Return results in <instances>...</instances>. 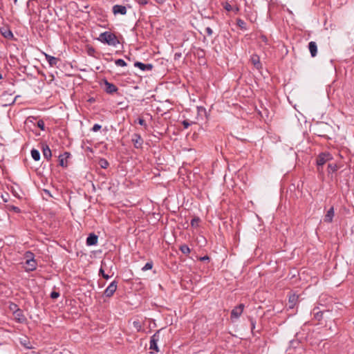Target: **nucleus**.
I'll return each mask as SVG.
<instances>
[{"label": "nucleus", "instance_id": "nucleus-42", "mask_svg": "<svg viewBox=\"0 0 354 354\" xmlns=\"http://www.w3.org/2000/svg\"><path fill=\"white\" fill-rule=\"evenodd\" d=\"M205 32L208 36H211L213 34V30L210 27H207L205 28Z\"/></svg>", "mask_w": 354, "mask_h": 354}, {"label": "nucleus", "instance_id": "nucleus-18", "mask_svg": "<svg viewBox=\"0 0 354 354\" xmlns=\"http://www.w3.org/2000/svg\"><path fill=\"white\" fill-rule=\"evenodd\" d=\"M14 315H15L16 319L20 323L24 322L26 320V318H25L24 315H23L22 310L21 309H19V308H17L14 312Z\"/></svg>", "mask_w": 354, "mask_h": 354}, {"label": "nucleus", "instance_id": "nucleus-11", "mask_svg": "<svg viewBox=\"0 0 354 354\" xmlns=\"http://www.w3.org/2000/svg\"><path fill=\"white\" fill-rule=\"evenodd\" d=\"M71 156L69 152H64L59 156V165L62 167H67V159Z\"/></svg>", "mask_w": 354, "mask_h": 354}, {"label": "nucleus", "instance_id": "nucleus-17", "mask_svg": "<svg viewBox=\"0 0 354 354\" xmlns=\"http://www.w3.org/2000/svg\"><path fill=\"white\" fill-rule=\"evenodd\" d=\"M334 216V208L331 207L327 212L326 214L324 216V222L326 223H331L333 221V218Z\"/></svg>", "mask_w": 354, "mask_h": 354}, {"label": "nucleus", "instance_id": "nucleus-24", "mask_svg": "<svg viewBox=\"0 0 354 354\" xmlns=\"http://www.w3.org/2000/svg\"><path fill=\"white\" fill-rule=\"evenodd\" d=\"M179 249L185 254H189L191 252L189 246L186 244L180 245Z\"/></svg>", "mask_w": 354, "mask_h": 354}, {"label": "nucleus", "instance_id": "nucleus-48", "mask_svg": "<svg viewBox=\"0 0 354 354\" xmlns=\"http://www.w3.org/2000/svg\"><path fill=\"white\" fill-rule=\"evenodd\" d=\"M232 10H234L236 13H237L239 10V8L238 7H236L234 9H233Z\"/></svg>", "mask_w": 354, "mask_h": 354}, {"label": "nucleus", "instance_id": "nucleus-13", "mask_svg": "<svg viewBox=\"0 0 354 354\" xmlns=\"http://www.w3.org/2000/svg\"><path fill=\"white\" fill-rule=\"evenodd\" d=\"M98 236L94 233H91L86 239V245L88 246L95 245L97 243Z\"/></svg>", "mask_w": 354, "mask_h": 354}, {"label": "nucleus", "instance_id": "nucleus-43", "mask_svg": "<svg viewBox=\"0 0 354 354\" xmlns=\"http://www.w3.org/2000/svg\"><path fill=\"white\" fill-rule=\"evenodd\" d=\"M250 323H251V329H252V330H253L255 328L256 322L254 320V319H252V318H250Z\"/></svg>", "mask_w": 354, "mask_h": 354}, {"label": "nucleus", "instance_id": "nucleus-31", "mask_svg": "<svg viewBox=\"0 0 354 354\" xmlns=\"http://www.w3.org/2000/svg\"><path fill=\"white\" fill-rule=\"evenodd\" d=\"M115 65L118 66H126L127 63L122 59H118L115 61Z\"/></svg>", "mask_w": 354, "mask_h": 354}, {"label": "nucleus", "instance_id": "nucleus-51", "mask_svg": "<svg viewBox=\"0 0 354 354\" xmlns=\"http://www.w3.org/2000/svg\"><path fill=\"white\" fill-rule=\"evenodd\" d=\"M3 78L2 75L0 73V80Z\"/></svg>", "mask_w": 354, "mask_h": 354}, {"label": "nucleus", "instance_id": "nucleus-20", "mask_svg": "<svg viewBox=\"0 0 354 354\" xmlns=\"http://www.w3.org/2000/svg\"><path fill=\"white\" fill-rule=\"evenodd\" d=\"M297 299H298V296H297L295 295H292L289 297L288 302H289V307L290 308H292L295 306Z\"/></svg>", "mask_w": 354, "mask_h": 354}, {"label": "nucleus", "instance_id": "nucleus-5", "mask_svg": "<svg viewBox=\"0 0 354 354\" xmlns=\"http://www.w3.org/2000/svg\"><path fill=\"white\" fill-rule=\"evenodd\" d=\"M131 142L136 149H142L144 140L138 133H133L131 136Z\"/></svg>", "mask_w": 354, "mask_h": 354}, {"label": "nucleus", "instance_id": "nucleus-7", "mask_svg": "<svg viewBox=\"0 0 354 354\" xmlns=\"http://www.w3.org/2000/svg\"><path fill=\"white\" fill-rule=\"evenodd\" d=\"M104 90L108 94H113L118 90V87L115 84L108 82L106 80H104Z\"/></svg>", "mask_w": 354, "mask_h": 354}, {"label": "nucleus", "instance_id": "nucleus-10", "mask_svg": "<svg viewBox=\"0 0 354 354\" xmlns=\"http://www.w3.org/2000/svg\"><path fill=\"white\" fill-rule=\"evenodd\" d=\"M250 62L257 70L262 68V64L260 61V57L258 55L253 54L250 57Z\"/></svg>", "mask_w": 354, "mask_h": 354}, {"label": "nucleus", "instance_id": "nucleus-41", "mask_svg": "<svg viewBox=\"0 0 354 354\" xmlns=\"http://www.w3.org/2000/svg\"><path fill=\"white\" fill-rule=\"evenodd\" d=\"M6 103H5L3 104V106H8V105H11V104H13L15 102V98L11 100H6Z\"/></svg>", "mask_w": 354, "mask_h": 354}, {"label": "nucleus", "instance_id": "nucleus-50", "mask_svg": "<svg viewBox=\"0 0 354 354\" xmlns=\"http://www.w3.org/2000/svg\"><path fill=\"white\" fill-rule=\"evenodd\" d=\"M44 192L46 193V194L50 195L49 191L44 189Z\"/></svg>", "mask_w": 354, "mask_h": 354}, {"label": "nucleus", "instance_id": "nucleus-52", "mask_svg": "<svg viewBox=\"0 0 354 354\" xmlns=\"http://www.w3.org/2000/svg\"><path fill=\"white\" fill-rule=\"evenodd\" d=\"M17 0H15V1H15V3H16V2H17Z\"/></svg>", "mask_w": 354, "mask_h": 354}, {"label": "nucleus", "instance_id": "nucleus-45", "mask_svg": "<svg viewBox=\"0 0 354 354\" xmlns=\"http://www.w3.org/2000/svg\"><path fill=\"white\" fill-rule=\"evenodd\" d=\"M158 4H163L166 0H154Z\"/></svg>", "mask_w": 354, "mask_h": 354}, {"label": "nucleus", "instance_id": "nucleus-26", "mask_svg": "<svg viewBox=\"0 0 354 354\" xmlns=\"http://www.w3.org/2000/svg\"><path fill=\"white\" fill-rule=\"evenodd\" d=\"M338 169V167L336 164H331V163H329L328 165V172L330 173V172H335Z\"/></svg>", "mask_w": 354, "mask_h": 354}, {"label": "nucleus", "instance_id": "nucleus-44", "mask_svg": "<svg viewBox=\"0 0 354 354\" xmlns=\"http://www.w3.org/2000/svg\"><path fill=\"white\" fill-rule=\"evenodd\" d=\"M199 260L201 261H209V257L207 256V255H205L204 257H201L199 258Z\"/></svg>", "mask_w": 354, "mask_h": 354}, {"label": "nucleus", "instance_id": "nucleus-4", "mask_svg": "<svg viewBox=\"0 0 354 354\" xmlns=\"http://www.w3.org/2000/svg\"><path fill=\"white\" fill-rule=\"evenodd\" d=\"M160 331H161V329L160 330H158L151 337V339H150V342H149V348L151 350H153L155 351L156 352H159V348H158V342L159 341L160 339Z\"/></svg>", "mask_w": 354, "mask_h": 354}, {"label": "nucleus", "instance_id": "nucleus-19", "mask_svg": "<svg viewBox=\"0 0 354 354\" xmlns=\"http://www.w3.org/2000/svg\"><path fill=\"white\" fill-rule=\"evenodd\" d=\"M106 262L104 261H102L101 263V268H100V270H99V274L101 275L104 279H109L111 277V276L105 274L104 270V268L106 267Z\"/></svg>", "mask_w": 354, "mask_h": 354}, {"label": "nucleus", "instance_id": "nucleus-2", "mask_svg": "<svg viewBox=\"0 0 354 354\" xmlns=\"http://www.w3.org/2000/svg\"><path fill=\"white\" fill-rule=\"evenodd\" d=\"M26 261L24 268L26 272L34 271L37 269V263L34 258V254L31 252L26 253Z\"/></svg>", "mask_w": 354, "mask_h": 354}, {"label": "nucleus", "instance_id": "nucleus-36", "mask_svg": "<svg viewBox=\"0 0 354 354\" xmlns=\"http://www.w3.org/2000/svg\"><path fill=\"white\" fill-rule=\"evenodd\" d=\"M138 124H140V125H142V126L145 127V129H147V124H146L145 120L143 118H139L138 119Z\"/></svg>", "mask_w": 354, "mask_h": 354}, {"label": "nucleus", "instance_id": "nucleus-25", "mask_svg": "<svg viewBox=\"0 0 354 354\" xmlns=\"http://www.w3.org/2000/svg\"><path fill=\"white\" fill-rule=\"evenodd\" d=\"M99 165L103 169H106L108 167V166L109 165V162L104 158H101L100 160Z\"/></svg>", "mask_w": 354, "mask_h": 354}, {"label": "nucleus", "instance_id": "nucleus-27", "mask_svg": "<svg viewBox=\"0 0 354 354\" xmlns=\"http://www.w3.org/2000/svg\"><path fill=\"white\" fill-rule=\"evenodd\" d=\"M153 261H148L145 266L144 267H142V271H147L148 270H151L152 268H153Z\"/></svg>", "mask_w": 354, "mask_h": 354}, {"label": "nucleus", "instance_id": "nucleus-35", "mask_svg": "<svg viewBox=\"0 0 354 354\" xmlns=\"http://www.w3.org/2000/svg\"><path fill=\"white\" fill-rule=\"evenodd\" d=\"M323 313L322 311H317L316 313H314V317L316 319L320 320L322 318Z\"/></svg>", "mask_w": 354, "mask_h": 354}, {"label": "nucleus", "instance_id": "nucleus-30", "mask_svg": "<svg viewBox=\"0 0 354 354\" xmlns=\"http://www.w3.org/2000/svg\"><path fill=\"white\" fill-rule=\"evenodd\" d=\"M95 50L93 47L92 46H88L87 48V54L89 55V56H91V57H95Z\"/></svg>", "mask_w": 354, "mask_h": 354}, {"label": "nucleus", "instance_id": "nucleus-39", "mask_svg": "<svg viewBox=\"0 0 354 354\" xmlns=\"http://www.w3.org/2000/svg\"><path fill=\"white\" fill-rule=\"evenodd\" d=\"M259 38H260L261 41H263V43H265L266 44H268V38H267V37L266 35H261Z\"/></svg>", "mask_w": 354, "mask_h": 354}, {"label": "nucleus", "instance_id": "nucleus-15", "mask_svg": "<svg viewBox=\"0 0 354 354\" xmlns=\"http://www.w3.org/2000/svg\"><path fill=\"white\" fill-rule=\"evenodd\" d=\"M308 49L313 57H315L317 53V46L315 41H310L308 44Z\"/></svg>", "mask_w": 354, "mask_h": 354}, {"label": "nucleus", "instance_id": "nucleus-49", "mask_svg": "<svg viewBox=\"0 0 354 354\" xmlns=\"http://www.w3.org/2000/svg\"><path fill=\"white\" fill-rule=\"evenodd\" d=\"M6 96H8V94L4 93H3V95H2V98H3V97H6Z\"/></svg>", "mask_w": 354, "mask_h": 354}, {"label": "nucleus", "instance_id": "nucleus-37", "mask_svg": "<svg viewBox=\"0 0 354 354\" xmlns=\"http://www.w3.org/2000/svg\"><path fill=\"white\" fill-rule=\"evenodd\" d=\"M102 128V126L99 124H95L93 127H92V131L94 132H96L99 131Z\"/></svg>", "mask_w": 354, "mask_h": 354}, {"label": "nucleus", "instance_id": "nucleus-14", "mask_svg": "<svg viewBox=\"0 0 354 354\" xmlns=\"http://www.w3.org/2000/svg\"><path fill=\"white\" fill-rule=\"evenodd\" d=\"M42 152L44 157L48 160H50L52 157V152L50 149L47 145H42Z\"/></svg>", "mask_w": 354, "mask_h": 354}, {"label": "nucleus", "instance_id": "nucleus-8", "mask_svg": "<svg viewBox=\"0 0 354 354\" xmlns=\"http://www.w3.org/2000/svg\"><path fill=\"white\" fill-rule=\"evenodd\" d=\"M244 304H241L239 306H236L234 308L232 309L231 312V319H237L239 318L241 315L242 314L243 309H244Z\"/></svg>", "mask_w": 354, "mask_h": 354}, {"label": "nucleus", "instance_id": "nucleus-12", "mask_svg": "<svg viewBox=\"0 0 354 354\" xmlns=\"http://www.w3.org/2000/svg\"><path fill=\"white\" fill-rule=\"evenodd\" d=\"M134 66L140 68V70L145 71H151L153 68V65L151 64H144L140 62H136L134 63Z\"/></svg>", "mask_w": 354, "mask_h": 354}, {"label": "nucleus", "instance_id": "nucleus-33", "mask_svg": "<svg viewBox=\"0 0 354 354\" xmlns=\"http://www.w3.org/2000/svg\"><path fill=\"white\" fill-rule=\"evenodd\" d=\"M37 126L42 131L45 130V124L43 120H39L37 122Z\"/></svg>", "mask_w": 354, "mask_h": 354}, {"label": "nucleus", "instance_id": "nucleus-23", "mask_svg": "<svg viewBox=\"0 0 354 354\" xmlns=\"http://www.w3.org/2000/svg\"><path fill=\"white\" fill-rule=\"evenodd\" d=\"M236 25L241 29V30H247V26L245 22L240 19L238 18L236 19Z\"/></svg>", "mask_w": 354, "mask_h": 354}, {"label": "nucleus", "instance_id": "nucleus-46", "mask_svg": "<svg viewBox=\"0 0 354 354\" xmlns=\"http://www.w3.org/2000/svg\"><path fill=\"white\" fill-rule=\"evenodd\" d=\"M180 57H181V53H176L175 55H174L175 59H178Z\"/></svg>", "mask_w": 354, "mask_h": 354}, {"label": "nucleus", "instance_id": "nucleus-3", "mask_svg": "<svg viewBox=\"0 0 354 354\" xmlns=\"http://www.w3.org/2000/svg\"><path fill=\"white\" fill-rule=\"evenodd\" d=\"M332 159L333 156L328 152H324L319 154L316 160L318 171H320V167Z\"/></svg>", "mask_w": 354, "mask_h": 354}, {"label": "nucleus", "instance_id": "nucleus-28", "mask_svg": "<svg viewBox=\"0 0 354 354\" xmlns=\"http://www.w3.org/2000/svg\"><path fill=\"white\" fill-rule=\"evenodd\" d=\"M7 208H8V209L9 211H13L15 213H20L21 212V209L18 207L15 206V205H8Z\"/></svg>", "mask_w": 354, "mask_h": 354}, {"label": "nucleus", "instance_id": "nucleus-34", "mask_svg": "<svg viewBox=\"0 0 354 354\" xmlns=\"http://www.w3.org/2000/svg\"><path fill=\"white\" fill-rule=\"evenodd\" d=\"M223 8L227 11H231L233 10L232 6L228 2L223 3Z\"/></svg>", "mask_w": 354, "mask_h": 354}, {"label": "nucleus", "instance_id": "nucleus-16", "mask_svg": "<svg viewBox=\"0 0 354 354\" xmlns=\"http://www.w3.org/2000/svg\"><path fill=\"white\" fill-rule=\"evenodd\" d=\"M44 55H45L46 59L48 61V62L50 66H56L57 62H59V59L57 57H55L51 56L46 53H44Z\"/></svg>", "mask_w": 354, "mask_h": 354}, {"label": "nucleus", "instance_id": "nucleus-40", "mask_svg": "<svg viewBox=\"0 0 354 354\" xmlns=\"http://www.w3.org/2000/svg\"><path fill=\"white\" fill-rule=\"evenodd\" d=\"M182 124L185 129H187L191 125V123L188 120H183Z\"/></svg>", "mask_w": 354, "mask_h": 354}, {"label": "nucleus", "instance_id": "nucleus-29", "mask_svg": "<svg viewBox=\"0 0 354 354\" xmlns=\"http://www.w3.org/2000/svg\"><path fill=\"white\" fill-rule=\"evenodd\" d=\"M201 219L198 217H194L191 220V225L192 227H197Z\"/></svg>", "mask_w": 354, "mask_h": 354}, {"label": "nucleus", "instance_id": "nucleus-22", "mask_svg": "<svg viewBox=\"0 0 354 354\" xmlns=\"http://www.w3.org/2000/svg\"><path fill=\"white\" fill-rule=\"evenodd\" d=\"M1 34L6 39L13 38V34L9 29H4L3 30H1Z\"/></svg>", "mask_w": 354, "mask_h": 354}, {"label": "nucleus", "instance_id": "nucleus-32", "mask_svg": "<svg viewBox=\"0 0 354 354\" xmlns=\"http://www.w3.org/2000/svg\"><path fill=\"white\" fill-rule=\"evenodd\" d=\"M133 327L137 330V331H140L142 329V325L139 321H134L133 322Z\"/></svg>", "mask_w": 354, "mask_h": 354}, {"label": "nucleus", "instance_id": "nucleus-21", "mask_svg": "<svg viewBox=\"0 0 354 354\" xmlns=\"http://www.w3.org/2000/svg\"><path fill=\"white\" fill-rule=\"evenodd\" d=\"M31 156L32 159L35 161H38L40 160V153L37 149H32L31 150Z\"/></svg>", "mask_w": 354, "mask_h": 354}, {"label": "nucleus", "instance_id": "nucleus-47", "mask_svg": "<svg viewBox=\"0 0 354 354\" xmlns=\"http://www.w3.org/2000/svg\"><path fill=\"white\" fill-rule=\"evenodd\" d=\"M147 3H148L147 0H140V4H141V5H146Z\"/></svg>", "mask_w": 354, "mask_h": 354}, {"label": "nucleus", "instance_id": "nucleus-9", "mask_svg": "<svg viewBox=\"0 0 354 354\" xmlns=\"http://www.w3.org/2000/svg\"><path fill=\"white\" fill-rule=\"evenodd\" d=\"M113 12L115 15H124L127 14V9L126 6L122 5H114L112 8Z\"/></svg>", "mask_w": 354, "mask_h": 354}, {"label": "nucleus", "instance_id": "nucleus-6", "mask_svg": "<svg viewBox=\"0 0 354 354\" xmlns=\"http://www.w3.org/2000/svg\"><path fill=\"white\" fill-rule=\"evenodd\" d=\"M118 287V282L116 281H112L109 286L105 289L104 292V296L106 297H111L113 295L116 291Z\"/></svg>", "mask_w": 354, "mask_h": 354}, {"label": "nucleus", "instance_id": "nucleus-1", "mask_svg": "<svg viewBox=\"0 0 354 354\" xmlns=\"http://www.w3.org/2000/svg\"><path fill=\"white\" fill-rule=\"evenodd\" d=\"M98 40L102 43L107 44L108 45L113 46H116L120 43L115 35L109 31L101 33L99 36Z\"/></svg>", "mask_w": 354, "mask_h": 354}, {"label": "nucleus", "instance_id": "nucleus-38", "mask_svg": "<svg viewBox=\"0 0 354 354\" xmlns=\"http://www.w3.org/2000/svg\"><path fill=\"white\" fill-rule=\"evenodd\" d=\"M59 297V293L58 292L53 291L50 293V297L53 299H57Z\"/></svg>", "mask_w": 354, "mask_h": 354}]
</instances>
